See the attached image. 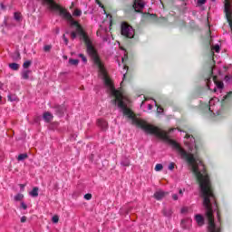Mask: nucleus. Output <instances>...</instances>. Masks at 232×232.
<instances>
[{
    "mask_svg": "<svg viewBox=\"0 0 232 232\" xmlns=\"http://www.w3.org/2000/svg\"><path fill=\"white\" fill-rule=\"evenodd\" d=\"M217 101V98H212L209 101V111H211L213 113V111H215V108L213 106H215V102Z\"/></svg>",
    "mask_w": 232,
    "mask_h": 232,
    "instance_id": "nucleus-9",
    "label": "nucleus"
},
{
    "mask_svg": "<svg viewBox=\"0 0 232 232\" xmlns=\"http://www.w3.org/2000/svg\"><path fill=\"white\" fill-rule=\"evenodd\" d=\"M32 76V70H28V69H24L21 72V77L22 79H24V81H28L29 79H31Z\"/></svg>",
    "mask_w": 232,
    "mask_h": 232,
    "instance_id": "nucleus-3",
    "label": "nucleus"
},
{
    "mask_svg": "<svg viewBox=\"0 0 232 232\" xmlns=\"http://www.w3.org/2000/svg\"><path fill=\"white\" fill-rule=\"evenodd\" d=\"M154 102H155V106H157V102H156V101H154Z\"/></svg>",
    "mask_w": 232,
    "mask_h": 232,
    "instance_id": "nucleus-53",
    "label": "nucleus"
},
{
    "mask_svg": "<svg viewBox=\"0 0 232 232\" xmlns=\"http://www.w3.org/2000/svg\"><path fill=\"white\" fill-rule=\"evenodd\" d=\"M21 222H22L23 224H24V222H26V216H23V217L21 218Z\"/></svg>",
    "mask_w": 232,
    "mask_h": 232,
    "instance_id": "nucleus-32",
    "label": "nucleus"
},
{
    "mask_svg": "<svg viewBox=\"0 0 232 232\" xmlns=\"http://www.w3.org/2000/svg\"><path fill=\"white\" fill-rule=\"evenodd\" d=\"M44 52H50V50H52V45L44 46Z\"/></svg>",
    "mask_w": 232,
    "mask_h": 232,
    "instance_id": "nucleus-25",
    "label": "nucleus"
},
{
    "mask_svg": "<svg viewBox=\"0 0 232 232\" xmlns=\"http://www.w3.org/2000/svg\"><path fill=\"white\" fill-rule=\"evenodd\" d=\"M168 168L170 171H173L175 169V163L170 162Z\"/></svg>",
    "mask_w": 232,
    "mask_h": 232,
    "instance_id": "nucleus-22",
    "label": "nucleus"
},
{
    "mask_svg": "<svg viewBox=\"0 0 232 232\" xmlns=\"http://www.w3.org/2000/svg\"><path fill=\"white\" fill-rule=\"evenodd\" d=\"M52 220L54 224H57V222H59V216H53Z\"/></svg>",
    "mask_w": 232,
    "mask_h": 232,
    "instance_id": "nucleus-24",
    "label": "nucleus"
},
{
    "mask_svg": "<svg viewBox=\"0 0 232 232\" xmlns=\"http://www.w3.org/2000/svg\"><path fill=\"white\" fill-rule=\"evenodd\" d=\"M195 220H196L198 226H204V217H202V215L197 214L195 216Z\"/></svg>",
    "mask_w": 232,
    "mask_h": 232,
    "instance_id": "nucleus-7",
    "label": "nucleus"
},
{
    "mask_svg": "<svg viewBox=\"0 0 232 232\" xmlns=\"http://www.w3.org/2000/svg\"><path fill=\"white\" fill-rule=\"evenodd\" d=\"M166 195H168V192L158 190L154 193V198H156V200H162Z\"/></svg>",
    "mask_w": 232,
    "mask_h": 232,
    "instance_id": "nucleus-4",
    "label": "nucleus"
},
{
    "mask_svg": "<svg viewBox=\"0 0 232 232\" xmlns=\"http://www.w3.org/2000/svg\"><path fill=\"white\" fill-rule=\"evenodd\" d=\"M69 63L72 64V66H77V64H79V60H77V59H69Z\"/></svg>",
    "mask_w": 232,
    "mask_h": 232,
    "instance_id": "nucleus-16",
    "label": "nucleus"
},
{
    "mask_svg": "<svg viewBox=\"0 0 232 232\" xmlns=\"http://www.w3.org/2000/svg\"><path fill=\"white\" fill-rule=\"evenodd\" d=\"M212 1H215V0H212Z\"/></svg>",
    "mask_w": 232,
    "mask_h": 232,
    "instance_id": "nucleus-56",
    "label": "nucleus"
},
{
    "mask_svg": "<svg viewBox=\"0 0 232 232\" xmlns=\"http://www.w3.org/2000/svg\"><path fill=\"white\" fill-rule=\"evenodd\" d=\"M70 8H73V3H72V5H71V7Z\"/></svg>",
    "mask_w": 232,
    "mask_h": 232,
    "instance_id": "nucleus-51",
    "label": "nucleus"
},
{
    "mask_svg": "<svg viewBox=\"0 0 232 232\" xmlns=\"http://www.w3.org/2000/svg\"><path fill=\"white\" fill-rule=\"evenodd\" d=\"M198 5H206V0H198Z\"/></svg>",
    "mask_w": 232,
    "mask_h": 232,
    "instance_id": "nucleus-29",
    "label": "nucleus"
},
{
    "mask_svg": "<svg viewBox=\"0 0 232 232\" xmlns=\"http://www.w3.org/2000/svg\"><path fill=\"white\" fill-rule=\"evenodd\" d=\"M29 195H30L31 197H34V198L39 197V188L34 187V188H33V191L29 192Z\"/></svg>",
    "mask_w": 232,
    "mask_h": 232,
    "instance_id": "nucleus-8",
    "label": "nucleus"
},
{
    "mask_svg": "<svg viewBox=\"0 0 232 232\" xmlns=\"http://www.w3.org/2000/svg\"><path fill=\"white\" fill-rule=\"evenodd\" d=\"M2 10H5V5L1 4Z\"/></svg>",
    "mask_w": 232,
    "mask_h": 232,
    "instance_id": "nucleus-40",
    "label": "nucleus"
},
{
    "mask_svg": "<svg viewBox=\"0 0 232 232\" xmlns=\"http://www.w3.org/2000/svg\"><path fill=\"white\" fill-rule=\"evenodd\" d=\"M144 1L142 0H134L132 6L135 12H142V10H144Z\"/></svg>",
    "mask_w": 232,
    "mask_h": 232,
    "instance_id": "nucleus-2",
    "label": "nucleus"
},
{
    "mask_svg": "<svg viewBox=\"0 0 232 232\" xmlns=\"http://www.w3.org/2000/svg\"><path fill=\"white\" fill-rule=\"evenodd\" d=\"M26 187L25 184H20V189L21 191H24V188Z\"/></svg>",
    "mask_w": 232,
    "mask_h": 232,
    "instance_id": "nucleus-30",
    "label": "nucleus"
},
{
    "mask_svg": "<svg viewBox=\"0 0 232 232\" xmlns=\"http://www.w3.org/2000/svg\"><path fill=\"white\" fill-rule=\"evenodd\" d=\"M85 200H92V194L88 193L84 195Z\"/></svg>",
    "mask_w": 232,
    "mask_h": 232,
    "instance_id": "nucleus-26",
    "label": "nucleus"
},
{
    "mask_svg": "<svg viewBox=\"0 0 232 232\" xmlns=\"http://www.w3.org/2000/svg\"><path fill=\"white\" fill-rule=\"evenodd\" d=\"M63 41L67 39L65 34L63 35Z\"/></svg>",
    "mask_w": 232,
    "mask_h": 232,
    "instance_id": "nucleus-44",
    "label": "nucleus"
},
{
    "mask_svg": "<svg viewBox=\"0 0 232 232\" xmlns=\"http://www.w3.org/2000/svg\"><path fill=\"white\" fill-rule=\"evenodd\" d=\"M15 21H21V13H14Z\"/></svg>",
    "mask_w": 232,
    "mask_h": 232,
    "instance_id": "nucleus-20",
    "label": "nucleus"
},
{
    "mask_svg": "<svg viewBox=\"0 0 232 232\" xmlns=\"http://www.w3.org/2000/svg\"><path fill=\"white\" fill-rule=\"evenodd\" d=\"M98 5L101 8H104V5L101 2H98Z\"/></svg>",
    "mask_w": 232,
    "mask_h": 232,
    "instance_id": "nucleus-36",
    "label": "nucleus"
},
{
    "mask_svg": "<svg viewBox=\"0 0 232 232\" xmlns=\"http://www.w3.org/2000/svg\"><path fill=\"white\" fill-rule=\"evenodd\" d=\"M21 208H23L24 209H27L28 206H26L24 202H22Z\"/></svg>",
    "mask_w": 232,
    "mask_h": 232,
    "instance_id": "nucleus-31",
    "label": "nucleus"
},
{
    "mask_svg": "<svg viewBox=\"0 0 232 232\" xmlns=\"http://www.w3.org/2000/svg\"><path fill=\"white\" fill-rule=\"evenodd\" d=\"M79 57L82 58V63H88V59H86V56H84V54L80 53Z\"/></svg>",
    "mask_w": 232,
    "mask_h": 232,
    "instance_id": "nucleus-21",
    "label": "nucleus"
},
{
    "mask_svg": "<svg viewBox=\"0 0 232 232\" xmlns=\"http://www.w3.org/2000/svg\"><path fill=\"white\" fill-rule=\"evenodd\" d=\"M58 111H59V113L61 114V113H63V112H64V110H63L61 107H59V108H58Z\"/></svg>",
    "mask_w": 232,
    "mask_h": 232,
    "instance_id": "nucleus-34",
    "label": "nucleus"
},
{
    "mask_svg": "<svg viewBox=\"0 0 232 232\" xmlns=\"http://www.w3.org/2000/svg\"><path fill=\"white\" fill-rule=\"evenodd\" d=\"M171 131H175V129H170V130H169V133H171Z\"/></svg>",
    "mask_w": 232,
    "mask_h": 232,
    "instance_id": "nucleus-42",
    "label": "nucleus"
},
{
    "mask_svg": "<svg viewBox=\"0 0 232 232\" xmlns=\"http://www.w3.org/2000/svg\"><path fill=\"white\" fill-rule=\"evenodd\" d=\"M207 86L209 88V80L207 82Z\"/></svg>",
    "mask_w": 232,
    "mask_h": 232,
    "instance_id": "nucleus-46",
    "label": "nucleus"
},
{
    "mask_svg": "<svg viewBox=\"0 0 232 232\" xmlns=\"http://www.w3.org/2000/svg\"><path fill=\"white\" fill-rule=\"evenodd\" d=\"M163 168L162 164H157L155 166V171H162Z\"/></svg>",
    "mask_w": 232,
    "mask_h": 232,
    "instance_id": "nucleus-19",
    "label": "nucleus"
},
{
    "mask_svg": "<svg viewBox=\"0 0 232 232\" xmlns=\"http://www.w3.org/2000/svg\"><path fill=\"white\" fill-rule=\"evenodd\" d=\"M56 34H59V28H56Z\"/></svg>",
    "mask_w": 232,
    "mask_h": 232,
    "instance_id": "nucleus-47",
    "label": "nucleus"
},
{
    "mask_svg": "<svg viewBox=\"0 0 232 232\" xmlns=\"http://www.w3.org/2000/svg\"><path fill=\"white\" fill-rule=\"evenodd\" d=\"M121 86H122V82H121Z\"/></svg>",
    "mask_w": 232,
    "mask_h": 232,
    "instance_id": "nucleus-55",
    "label": "nucleus"
},
{
    "mask_svg": "<svg viewBox=\"0 0 232 232\" xmlns=\"http://www.w3.org/2000/svg\"><path fill=\"white\" fill-rule=\"evenodd\" d=\"M23 198H24V195H23V194H21V193L16 194V195L14 196V200H15V202H19V201L23 200Z\"/></svg>",
    "mask_w": 232,
    "mask_h": 232,
    "instance_id": "nucleus-13",
    "label": "nucleus"
},
{
    "mask_svg": "<svg viewBox=\"0 0 232 232\" xmlns=\"http://www.w3.org/2000/svg\"><path fill=\"white\" fill-rule=\"evenodd\" d=\"M191 137L189 134H186V139H189Z\"/></svg>",
    "mask_w": 232,
    "mask_h": 232,
    "instance_id": "nucleus-45",
    "label": "nucleus"
},
{
    "mask_svg": "<svg viewBox=\"0 0 232 232\" xmlns=\"http://www.w3.org/2000/svg\"><path fill=\"white\" fill-rule=\"evenodd\" d=\"M97 35H101V30L97 31Z\"/></svg>",
    "mask_w": 232,
    "mask_h": 232,
    "instance_id": "nucleus-43",
    "label": "nucleus"
},
{
    "mask_svg": "<svg viewBox=\"0 0 232 232\" xmlns=\"http://www.w3.org/2000/svg\"><path fill=\"white\" fill-rule=\"evenodd\" d=\"M163 215L164 217H171V215H173V211L169 208V209H163Z\"/></svg>",
    "mask_w": 232,
    "mask_h": 232,
    "instance_id": "nucleus-12",
    "label": "nucleus"
},
{
    "mask_svg": "<svg viewBox=\"0 0 232 232\" xmlns=\"http://www.w3.org/2000/svg\"><path fill=\"white\" fill-rule=\"evenodd\" d=\"M72 15L74 17H81L82 15V11H81V9H74Z\"/></svg>",
    "mask_w": 232,
    "mask_h": 232,
    "instance_id": "nucleus-11",
    "label": "nucleus"
},
{
    "mask_svg": "<svg viewBox=\"0 0 232 232\" xmlns=\"http://www.w3.org/2000/svg\"><path fill=\"white\" fill-rule=\"evenodd\" d=\"M124 59H128V54H125L124 58H122V63H124Z\"/></svg>",
    "mask_w": 232,
    "mask_h": 232,
    "instance_id": "nucleus-38",
    "label": "nucleus"
},
{
    "mask_svg": "<svg viewBox=\"0 0 232 232\" xmlns=\"http://www.w3.org/2000/svg\"><path fill=\"white\" fill-rule=\"evenodd\" d=\"M212 50H215V52H217V53H218V52H220V46L218 44H217L214 47H212Z\"/></svg>",
    "mask_w": 232,
    "mask_h": 232,
    "instance_id": "nucleus-23",
    "label": "nucleus"
},
{
    "mask_svg": "<svg viewBox=\"0 0 232 232\" xmlns=\"http://www.w3.org/2000/svg\"><path fill=\"white\" fill-rule=\"evenodd\" d=\"M25 159H28V154L24 153V154L18 155L17 160L21 161V160H24Z\"/></svg>",
    "mask_w": 232,
    "mask_h": 232,
    "instance_id": "nucleus-15",
    "label": "nucleus"
},
{
    "mask_svg": "<svg viewBox=\"0 0 232 232\" xmlns=\"http://www.w3.org/2000/svg\"><path fill=\"white\" fill-rule=\"evenodd\" d=\"M107 17H111V15L108 14Z\"/></svg>",
    "mask_w": 232,
    "mask_h": 232,
    "instance_id": "nucleus-52",
    "label": "nucleus"
},
{
    "mask_svg": "<svg viewBox=\"0 0 232 232\" xmlns=\"http://www.w3.org/2000/svg\"><path fill=\"white\" fill-rule=\"evenodd\" d=\"M124 79H126V74H123V81H124Z\"/></svg>",
    "mask_w": 232,
    "mask_h": 232,
    "instance_id": "nucleus-49",
    "label": "nucleus"
},
{
    "mask_svg": "<svg viewBox=\"0 0 232 232\" xmlns=\"http://www.w3.org/2000/svg\"><path fill=\"white\" fill-rule=\"evenodd\" d=\"M149 110H153V105L149 104Z\"/></svg>",
    "mask_w": 232,
    "mask_h": 232,
    "instance_id": "nucleus-39",
    "label": "nucleus"
},
{
    "mask_svg": "<svg viewBox=\"0 0 232 232\" xmlns=\"http://www.w3.org/2000/svg\"><path fill=\"white\" fill-rule=\"evenodd\" d=\"M121 166H125V167L130 166V160L124 159V160L121 161Z\"/></svg>",
    "mask_w": 232,
    "mask_h": 232,
    "instance_id": "nucleus-18",
    "label": "nucleus"
},
{
    "mask_svg": "<svg viewBox=\"0 0 232 232\" xmlns=\"http://www.w3.org/2000/svg\"><path fill=\"white\" fill-rule=\"evenodd\" d=\"M32 66V61H25L23 64L24 70H28Z\"/></svg>",
    "mask_w": 232,
    "mask_h": 232,
    "instance_id": "nucleus-14",
    "label": "nucleus"
},
{
    "mask_svg": "<svg viewBox=\"0 0 232 232\" xmlns=\"http://www.w3.org/2000/svg\"><path fill=\"white\" fill-rule=\"evenodd\" d=\"M190 140H191V142H193L195 140V138H192Z\"/></svg>",
    "mask_w": 232,
    "mask_h": 232,
    "instance_id": "nucleus-50",
    "label": "nucleus"
},
{
    "mask_svg": "<svg viewBox=\"0 0 232 232\" xmlns=\"http://www.w3.org/2000/svg\"><path fill=\"white\" fill-rule=\"evenodd\" d=\"M97 124L99 126V128H101L102 130H108V121L102 119H99L97 121Z\"/></svg>",
    "mask_w": 232,
    "mask_h": 232,
    "instance_id": "nucleus-6",
    "label": "nucleus"
},
{
    "mask_svg": "<svg viewBox=\"0 0 232 232\" xmlns=\"http://www.w3.org/2000/svg\"><path fill=\"white\" fill-rule=\"evenodd\" d=\"M43 118L45 122H52L53 121V114L50 111H45L44 112Z\"/></svg>",
    "mask_w": 232,
    "mask_h": 232,
    "instance_id": "nucleus-5",
    "label": "nucleus"
},
{
    "mask_svg": "<svg viewBox=\"0 0 232 232\" xmlns=\"http://www.w3.org/2000/svg\"><path fill=\"white\" fill-rule=\"evenodd\" d=\"M121 35H124V37H128L129 39H133V37L135 36V30L130 24L122 23Z\"/></svg>",
    "mask_w": 232,
    "mask_h": 232,
    "instance_id": "nucleus-1",
    "label": "nucleus"
},
{
    "mask_svg": "<svg viewBox=\"0 0 232 232\" xmlns=\"http://www.w3.org/2000/svg\"><path fill=\"white\" fill-rule=\"evenodd\" d=\"M188 207H184L181 208V213H188Z\"/></svg>",
    "mask_w": 232,
    "mask_h": 232,
    "instance_id": "nucleus-28",
    "label": "nucleus"
},
{
    "mask_svg": "<svg viewBox=\"0 0 232 232\" xmlns=\"http://www.w3.org/2000/svg\"><path fill=\"white\" fill-rule=\"evenodd\" d=\"M157 111L158 113H162V111H164V109L160 106H158Z\"/></svg>",
    "mask_w": 232,
    "mask_h": 232,
    "instance_id": "nucleus-27",
    "label": "nucleus"
},
{
    "mask_svg": "<svg viewBox=\"0 0 232 232\" xmlns=\"http://www.w3.org/2000/svg\"><path fill=\"white\" fill-rule=\"evenodd\" d=\"M141 104H144V102H141Z\"/></svg>",
    "mask_w": 232,
    "mask_h": 232,
    "instance_id": "nucleus-54",
    "label": "nucleus"
},
{
    "mask_svg": "<svg viewBox=\"0 0 232 232\" xmlns=\"http://www.w3.org/2000/svg\"><path fill=\"white\" fill-rule=\"evenodd\" d=\"M179 195H181V197H182V195H184V192L182 191V189H179Z\"/></svg>",
    "mask_w": 232,
    "mask_h": 232,
    "instance_id": "nucleus-37",
    "label": "nucleus"
},
{
    "mask_svg": "<svg viewBox=\"0 0 232 232\" xmlns=\"http://www.w3.org/2000/svg\"><path fill=\"white\" fill-rule=\"evenodd\" d=\"M65 44H68V38H66L65 40H63Z\"/></svg>",
    "mask_w": 232,
    "mask_h": 232,
    "instance_id": "nucleus-41",
    "label": "nucleus"
},
{
    "mask_svg": "<svg viewBox=\"0 0 232 232\" xmlns=\"http://www.w3.org/2000/svg\"><path fill=\"white\" fill-rule=\"evenodd\" d=\"M215 83H216L217 88H218V90H222L224 88V82L215 81Z\"/></svg>",
    "mask_w": 232,
    "mask_h": 232,
    "instance_id": "nucleus-17",
    "label": "nucleus"
},
{
    "mask_svg": "<svg viewBox=\"0 0 232 232\" xmlns=\"http://www.w3.org/2000/svg\"><path fill=\"white\" fill-rule=\"evenodd\" d=\"M1 101H3V96L0 95V102H1Z\"/></svg>",
    "mask_w": 232,
    "mask_h": 232,
    "instance_id": "nucleus-48",
    "label": "nucleus"
},
{
    "mask_svg": "<svg viewBox=\"0 0 232 232\" xmlns=\"http://www.w3.org/2000/svg\"><path fill=\"white\" fill-rule=\"evenodd\" d=\"M186 144H188V148H189V150L190 151H193V149H191V145H189V143H188V141H186Z\"/></svg>",
    "mask_w": 232,
    "mask_h": 232,
    "instance_id": "nucleus-35",
    "label": "nucleus"
},
{
    "mask_svg": "<svg viewBox=\"0 0 232 232\" xmlns=\"http://www.w3.org/2000/svg\"><path fill=\"white\" fill-rule=\"evenodd\" d=\"M9 68L11 70H14V72H17V70H19L20 68V65L18 63H9Z\"/></svg>",
    "mask_w": 232,
    "mask_h": 232,
    "instance_id": "nucleus-10",
    "label": "nucleus"
},
{
    "mask_svg": "<svg viewBox=\"0 0 232 232\" xmlns=\"http://www.w3.org/2000/svg\"><path fill=\"white\" fill-rule=\"evenodd\" d=\"M173 200H179V196L177 194L172 195Z\"/></svg>",
    "mask_w": 232,
    "mask_h": 232,
    "instance_id": "nucleus-33",
    "label": "nucleus"
}]
</instances>
